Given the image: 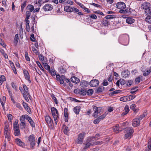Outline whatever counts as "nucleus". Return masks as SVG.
I'll return each instance as SVG.
<instances>
[{"instance_id":"obj_1","label":"nucleus","mask_w":151,"mask_h":151,"mask_svg":"<svg viewBox=\"0 0 151 151\" xmlns=\"http://www.w3.org/2000/svg\"><path fill=\"white\" fill-rule=\"evenodd\" d=\"M11 131L8 124L5 123L4 127V135L5 138L8 141L11 139Z\"/></svg>"},{"instance_id":"obj_2","label":"nucleus","mask_w":151,"mask_h":151,"mask_svg":"<svg viewBox=\"0 0 151 151\" xmlns=\"http://www.w3.org/2000/svg\"><path fill=\"white\" fill-rule=\"evenodd\" d=\"M134 131L132 127H128L126 128L124 130L125 133L124 137L125 139H130L132 137L133 133Z\"/></svg>"},{"instance_id":"obj_3","label":"nucleus","mask_w":151,"mask_h":151,"mask_svg":"<svg viewBox=\"0 0 151 151\" xmlns=\"http://www.w3.org/2000/svg\"><path fill=\"white\" fill-rule=\"evenodd\" d=\"M28 142L30 143V147L31 148H33L37 142L34 135L32 134L28 137Z\"/></svg>"},{"instance_id":"obj_4","label":"nucleus","mask_w":151,"mask_h":151,"mask_svg":"<svg viewBox=\"0 0 151 151\" xmlns=\"http://www.w3.org/2000/svg\"><path fill=\"white\" fill-rule=\"evenodd\" d=\"M51 111L55 123L57 124L58 123V111L57 109L54 107L51 108Z\"/></svg>"},{"instance_id":"obj_5","label":"nucleus","mask_w":151,"mask_h":151,"mask_svg":"<svg viewBox=\"0 0 151 151\" xmlns=\"http://www.w3.org/2000/svg\"><path fill=\"white\" fill-rule=\"evenodd\" d=\"M14 134L15 136H19L20 134L19 127L18 122L15 121L13 124Z\"/></svg>"},{"instance_id":"obj_6","label":"nucleus","mask_w":151,"mask_h":151,"mask_svg":"<svg viewBox=\"0 0 151 151\" xmlns=\"http://www.w3.org/2000/svg\"><path fill=\"white\" fill-rule=\"evenodd\" d=\"M94 138L93 137H91L88 138V141L86 143H84L83 144L85 145V146L83 148L85 150H86L87 149L89 148L91 146L93 145V142H91L92 140L94 141V140L93 139Z\"/></svg>"},{"instance_id":"obj_7","label":"nucleus","mask_w":151,"mask_h":151,"mask_svg":"<svg viewBox=\"0 0 151 151\" xmlns=\"http://www.w3.org/2000/svg\"><path fill=\"white\" fill-rule=\"evenodd\" d=\"M86 134L85 132L79 134L77 142L78 144H81L82 143Z\"/></svg>"},{"instance_id":"obj_8","label":"nucleus","mask_w":151,"mask_h":151,"mask_svg":"<svg viewBox=\"0 0 151 151\" xmlns=\"http://www.w3.org/2000/svg\"><path fill=\"white\" fill-rule=\"evenodd\" d=\"M128 36L127 35H122L121 36L119 37V40L122 42L124 44H125L124 45H127L128 44Z\"/></svg>"},{"instance_id":"obj_9","label":"nucleus","mask_w":151,"mask_h":151,"mask_svg":"<svg viewBox=\"0 0 151 151\" xmlns=\"http://www.w3.org/2000/svg\"><path fill=\"white\" fill-rule=\"evenodd\" d=\"M93 110L94 112L93 115L94 117H97L98 114L101 112L102 108L101 107H98L96 106H94L93 107Z\"/></svg>"},{"instance_id":"obj_10","label":"nucleus","mask_w":151,"mask_h":151,"mask_svg":"<svg viewBox=\"0 0 151 151\" xmlns=\"http://www.w3.org/2000/svg\"><path fill=\"white\" fill-rule=\"evenodd\" d=\"M53 7L50 4H46L43 7V9L45 11H50L52 9Z\"/></svg>"},{"instance_id":"obj_11","label":"nucleus","mask_w":151,"mask_h":151,"mask_svg":"<svg viewBox=\"0 0 151 151\" xmlns=\"http://www.w3.org/2000/svg\"><path fill=\"white\" fill-rule=\"evenodd\" d=\"M99 84V81L96 79H94L91 81L90 82V86L92 87H95L97 86Z\"/></svg>"},{"instance_id":"obj_12","label":"nucleus","mask_w":151,"mask_h":151,"mask_svg":"<svg viewBox=\"0 0 151 151\" xmlns=\"http://www.w3.org/2000/svg\"><path fill=\"white\" fill-rule=\"evenodd\" d=\"M140 124V121L137 118H136L132 121V125L133 127H136Z\"/></svg>"},{"instance_id":"obj_13","label":"nucleus","mask_w":151,"mask_h":151,"mask_svg":"<svg viewBox=\"0 0 151 151\" xmlns=\"http://www.w3.org/2000/svg\"><path fill=\"white\" fill-rule=\"evenodd\" d=\"M117 8L120 9H124L126 7L125 4L123 2H120L116 5Z\"/></svg>"},{"instance_id":"obj_14","label":"nucleus","mask_w":151,"mask_h":151,"mask_svg":"<svg viewBox=\"0 0 151 151\" xmlns=\"http://www.w3.org/2000/svg\"><path fill=\"white\" fill-rule=\"evenodd\" d=\"M15 140L16 143L18 145L22 147H23L25 146L24 144L20 139L18 138H16Z\"/></svg>"},{"instance_id":"obj_15","label":"nucleus","mask_w":151,"mask_h":151,"mask_svg":"<svg viewBox=\"0 0 151 151\" xmlns=\"http://www.w3.org/2000/svg\"><path fill=\"white\" fill-rule=\"evenodd\" d=\"M45 120L48 125L50 126H52V120L48 115L46 116L45 117Z\"/></svg>"},{"instance_id":"obj_16","label":"nucleus","mask_w":151,"mask_h":151,"mask_svg":"<svg viewBox=\"0 0 151 151\" xmlns=\"http://www.w3.org/2000/svg\"><path fill=\"white\" fill-rule=\"evenodd\" d=\"M23 73L25 79L27 80L29 83H30L31 81L29 78V74L28 71L26 70H24L23 71Z\"/></svg>"},{"instance_id":"obj_17","label":"nucleus","mask_w":151,"mask_h":151,"mask_svg":"<svg viewBox=\"0 0 151 151\" xmlns=\"http://www.w3.org/2000/svg\"><path fill=\"white\" fill-rule=\"evenodd\" d=\"M27 120L28 121L30 125L32 127H35V123L30 117L28 116V117L27 118Z\"/></svg>"},{"instance_id":"obj_18","label":"nucleus","mask_w":151,"mask_h":151,"mask_svg":"<svg viewBox=\"0 0 151 151\" xmlns=\"http://www.w3.org/2000/svg\"><path fill=\"white\" fill-rule=\"evenodd\" d=\"M150 6V4L149 3L146 2L143 3L142 4L141 7L144 9L145 11Z\"/></svg>"},{"instance_id":"obj_19","label":"nucleus","mask_w":151,"mask_h":151,"mask_svg":"<svg viewBox=\"0 0 151 151\" xmlns=\"http://www.w3.org/2000/svg\"><path fill=\"white\" fill-rule=\"evenodd\" d=\"M134 20L132 18L129 17L126 19V22L129 24H132L134 22Z\"/></svg>"},{"instance_id":"obj_20","label":"nucleus","mask_w":151,"mask_h":151,"mask_svg":"<svg viewBox=\"0 0 151 151\" xmlns=\"http://www.w3.org/2000/svg\"><path fill=\"white\" fill-rule=\"evenodd\" d=\"M71 81L74 83H78L79 82V79L77 77L73 76L71 77Z\"/></svg>"},{"instance_id":"obj_21","label":"nucleus","mask_w":151,"mask_h":151,"mask_svg":"<svg viewBox=\"0 0 151 151\" xmlns=\"http://www.w3.org/2000/svg\"><path fill=\"white\" fill-rule=\"evenodd\" d=\"M129 74V72L127 70L122 72L121 73L122 77L125 78L128 77Z\"/></svg>"},{"instance_id":"obj_22","label":"nucleus","mask_w":151,"mask_h":151,"mask_svg":"<svg viewBox=\"0 0 151 151\" xmlns=\"http://www.w3.org/2000/svg\"><path fill=\"white\" fill-rule=\"evenodd\" d=\"M124 111L122 113V115H124L127 114L129 111V106L127 105L125 106L124 108Z\"/></svg>"},{"instance_id":"obj_23","label":"nucleus","mask_w":151,"mask_h":151,"mask_svg":"<svg viewBox=\"0 0 151 151\" xmlns=\"http://www.w3.org/2000/svg\"><path fill=\"white\" fill-rule=\"evenodd\" d=\"M81 107L79 106L75 107L73 108V111L76 114H78L80 111Z\"/></svg>"},{"instance_id":"obj_24","label":"nucleus","mask_w":151,"mask_h":151,"mask_svg":"<svg viewBox=\"0 0 151 151\" xmlns=\"http://www.w3.org/2000/svg\"><path fill=\"white\" fill-rule=\"evenodd\" d=\"M64 11L67 12H72L73 7L70 6H65L64 7Z\"/></svg>"},{"instance_id":"obj_25","label":"nucleus","mask_w":151,"mask_h":151,"mask_svg":"<svg viewBox=\"0 0 151 151\" xmlns=\"http://www.w3.org/2000/svg\"><path fill=\"white\" fill-rule=\"evenodd\" d=\"M26 9L28 11L31 12H32L34 9V6L31 4L28 5L27 6Z\"/></svg>"},{"instance_id":"obj_26","label":"nucleus","mask_w":151,"mask_h":151,"mask_svg":"<svg viewBox=\"0 0 151 151\" xmlns=\"http://www.w3.org/2000/svg\"><path fill=\"white\" fill-rule=\"evenodd\" d=\"M72 12L78 13V14L80 15H83V14L82 12H79V9L74 7H73Z\"/></svg>"},{"instance_id":"obj_27","label":"nucleus","mask_w":151,"mask_h":151,"mask_svg":"<svg viewBox=\"0 0 151 151\" xmlns=\"http://www.w3.org/2000/svg\"><path fill=\"white\" fill-rule=\"evenodd\" d=\"M65 79V76H64L62 75L61 76L60 79V80H59L60 84H63V85L64 86H65V84H64V81Z\"/></svg>"},{"instance_id":"obj_28","label":"nucleus","mask_w":151,"mask_h":151,"mask_svg":"<svg viewBox=\"0 0 151 151\" xmlns=\"http://www.w3.org/2000/svg\"><path fill=\"white\" fill-rule=\"evenodd\" d=\"M88 82L86 81H82L81 82V86L83 88L86 87L88 85Z\"/></svg>"},{"instance_id":"obj_29","label":"nucleus","mask_w":151,"mask_h":151,"mask_svg":"<svg viewBox=\"0 0 151 151\" xmlns=\"http://www.w3.org/2000/svg\"><path fill=\"white\" fill-rule=\"evenodd\" d=\"M22 103L23 105L24 109L28 112H29L30 109L29 107L28 106L27 104L23 101H22Z\"/></svg>"},{"instance_id":"obj_30","label":"nucleus","mask_w":151,"mask_h":151,"mask_svg":"<svg viewBox=\"0 0 151 151\" xmlns=\"http://www.w3.org/2000/svg\"><path fill=\"white\" fill-rule=\"evenodd\" d=\"M28 115H23L20 118V120L21 122H25V119H26L27 120V118L28 117Z\"/></svg>"},{"instance_id":"obj_31","label":"nucleus","mask_w":151,"mask_h":151,"mask_svg":"<svg viewBox=\"0 0 151 151\" xmlns=\"http://www.w3.org/2000/svg\"><path fill=\"white\" fill-rule=\"evenodd\" d=\"M120 100L121 101L123 102H126L129 101L128 96H124L121 97L120 99Z\"/></svg>"},{"instance_id":"obj_32","label":"nucleus","mask_w":151,"mask_h":151,"mask_svg":"<svg viewBox=\"0 0 151 151\" xmlns=\"http://www.w3.org/2000/svg\"><path fill=\"white\" fill-rule=\"evenodd\" d=\"M63 132L65 134H67L69 130L68 127L65 125H63Z\"/></svg>"},{"instance_id":"obj_33","label":"nucleus","mask_w":151,"mask_h":151,"mask_svg":"<svg viewBox=\"0 0 151 151\" xmlns=\"http://www.w3.org/2000/svg\"><path fill=\"white\" fill-rule=\"evenodd\" d=\"M6 80L5 77L3 75H1L0 76V85L2 84Z\"/></svg>"},{"instance_id":"obj_34","label":"nucleus","mask_w":151,"mask_h":151,"mask_svg":"<svg viewBox=\"0 0 151 151\" xmlns=\"http://www.w3.org/2000/svg\"><path fill=\"white\" fill-rule=\"evenodd\" d=\"M23 88L25 91V93H26L27 95H29V91L28 88L27 86L25 85H23Z\"/></svg>"},{"instance_id":"obj_35","label":"nucleus","mask_w":151,"mask_h":151,"mask_svg":"<svg viewBox=\"0 0 151 151\" xmlns=\"http://www.w3.org/2000/svg\"><path fill=\"white\" fill-rule=\"evenodd\" d=\"M119 126L118 125H116L113 128V130L114 132L117 133L119 132Z\"/></svg>"},{"instance_id":"obj_36","label":"nucleus","mask_w":151,"mask_h":151,"mask_svg":"<svg viewBox=\"0 0 151 151\" xmlns=\"http://www.w3.org/2000/svg\"><path fill=\"white\" fill-rule=\"evenodd\" d=\"M104 89V87L103 86H101L97 88L96 89V91L98 93H100L102 92Z\"/></svg>"},{"instance_id":"obj_37","label":"nucleus","mask_w":151,"mask_h":151,"mask_svg":"<svg viewBox=\"0 0 151 151\" xmlns=\"http://www.w3.org/2000/svg\"><path fill=\"white\" fill-rule=\"evenodd\" d=\"M23 96L24 98L27 102H28L29 101V99L28 98V96H29V95H28L26 93H23Z\"/></svg>"},{"instance_id":"obj_38","label":"nucleus","mask_w":151,"mask_h":151,"mask_svg":"<svg viewBox=\"0 0 151 151\" xmlns=\"http://www.w3.org/2000/svg\"><path fill=\"white\" fill-rule=\"evenodd\" d=\"M115 17V16L113 15H108L105 17V18L106 19H113Z\"/></svg>"},{"instance_id":"obj_39","label":"nucleus","mask_w":151,"mask_h":151,"mask_svg":"<svg viewBox=\"0 0 151 151\" xmlns=\"http://www.w3.org/2000/svg\"><path fill=\"white\" fill-rule=\"evenodd\" d=\"M51 97L52 99L55 102V103L56 104H58V102L55 96V95L54 94H52L51 95Z\"/></svg>"},{"instance_id":"obj_40","label":"nucleus","mask_w":151,"mask_h":151,"mask_svg":"<svg viewBox=\"0 0 151 151\" xmlns=\"http://www.w3.org/2000/svg\"><path fill=\"white\" fill-rule=\"evenodd\" d=\"M145 21L151 24V16H148L145 19Z\"/></svg>"},{"instance_id":"obj_41","label":"nucleus","mask_w":151,"mask_h":151,"mask_svg":"<svg viewBox=\"0 0 151 151\" xmlns=\"http://www.w3.org/2000/svg\"><path fill=\"white\" fill-rule=\"evenodd\" d=\"M14 104H15L16 106L20 110H21L22 109V108L19 103L15 102V103H14Z\"/></svg>"},{"instance_id":"obj_42","label":"nucleus","mask_w":151,"mask_h":151,"mask_svg":"<svg viewBox=\"0 0 151 151\" xmlns=\"http://www.w3.org/2000/svg\"><path fill=\"white\" fill-rule=\"evenodd\" d=\"M145 11L146 13L151 15V8L150 6Z\"/></svg>"},{"instance_id":"obj_43","label":"nucleus","mask_w":151,"mask_h":151,"mask_svg":"<svg viewBox=\"0 0 151 151\" xmlns=\"http://www.w3.org/2000/svg\"><path fill=\"white\" fill-rule=\"evenodd\" d=\"M107 114H108L107 112H105L102 115H101V116H99V118L101 120L103 119H104Z\"/></svg>"},{"instance_id":"obj_44","label":"nucleus","mask_w":151,"mask_h":151,"mask_svg":"<svg viewBox=\"0 0 151 151\" xmlns=\"http://www.w3.org/2000/svg\"><path fill=\"white\" fill-rule=\"evenodd\" d=\"M20 125L21 127V129H23L25 128L26 126L25 122H21Z\"/></svg>"},{"instance_id":"obj_45","label":"nucleus","mask_w":151,"mask_h":151,"mask_svg":"<svg viewBox=\"0 0 151 151\" xmlns=\"http://www.w3.org/2000/svg\"><path fill=\"white\" fill-rule=\"evenodd\" d=\"M44 67L46 69L48 70V71L50 70V66L49 65H48L47 63H45L44 64Z\"/></svg>"},{"instance_id":"obj_46","label":"nucleus","mask_w":151,"mask_h":151,"mask_svg":"<svg viewBox=\"0 0 151 151\" xmlns=\"http://www.w3.org/2000/svg\"><path fill=\"white\" fill-rule=\"evenodd\" d=\"M93 91L92 89L88 90L86 92L87 94L88 95H91L93 93Z\"/></svg>"},{"instance_id":"obj_47","label":"nucleus","mask_w":151,"mask_h":151,"mask_svg":"<svg viewBox=\"0 0 151 151\" xmlns=\"http://www.w3.org/2000/svg\"><path fill=\"white\" fill-rule=\"evenodd\" d=\"M19 40V37H18V34H17L15 35L14 42V43H17L18 41Z\"/></svg>"},{"instance_id":"obj_48","label":"nucleus","mask_w":151,"mask_h":151,"mask_svg":"<svg viewBox=\"0 0 151 151\" xmlns=\"http://www.w3.org/2000/svg\"><path fill=\"white\" fill-rule=\"evenodd\" d=\"M26 5V1H24L23 3L22 4L21 6V10L22 12L23 11V9L25 7Z\"/></svg>"},{"instance_id":"obj_49","label":"nucleus","mask_w":151,"mask_h":151,"mask_svg":"<svg viewBox=\"0 0 151 151\" xmlns=\"http://www.w3.org/2000/svg\"><path fill=\"white\" fill-rule=\"evenodd\" d=\"M129 101L132 100L134 99L136 97L134 95H130L128 96Z\"/></svg>"},{"instance_id":"obj_50","label":"nucleus","mask_w":151,"mask_h":151,"mask_svg":"<svg viewBox=\"0 0 151 151\" xmlns=\"http://www.w3.org/2000/svg\"><path fill=\"white\" fill-rule=\"evenodd\" d=\"M38 49H36L35 47H32V49L33 52L36 54H38L39 52L37 50Z\"/></svg>"},{"instance_id":"obj_51","label":"nucleus","mask_w":151,"mask_h":151,"mask_svg":"<svg viewBox=\"0 0 151 151\" xmlns=\"http://www.w3.org/2000/svg\"><path fill=\"white\" fill-rule=\"evenodd\" d=\"M25 58L26 60L29 61L30 60V58L28 56V55L27 52H25Z\"/></svg>"},{"instance_id":"obj_52","label":"nucleus","mask_w":151,"mask_h":151,"mask_svg":"<svg viewBox=\"0 0 151 151\" xmlns=\"http://www.w3.org/2000/svg\"><path fill=\"white\" fill-rule=\"evenodd\" d=\"M132 83V80H129L126 82V85L128 86H130Z\"/></svg>"},{"instance_id":"obj_53","label":"nucleus","mask_w":151,"mask_h":151,"mask_svg":"<svg viewBox=\"0 0 151 151\" xmlns=\"http://www.w3.org/2000/svg\"><path fill=\"white\" fill-rule=\"evenodd\" d=\"M150 70H147L146 72H144L143 73V75L144 76H147L150 73Z\"/></svg>"},{"instance_id":"obj_54","label":"nucleus","mask_w":151,"mask_h":151,"mask_svg":"<svg viewBox=\"0 0 151 151\" xmlns=\"http://www.w3.org/2000/svg\"><path fill=\"white\" fill-rule=\"evenodd\" d=\"M142 76H139L138 77L135 79V81L136 83H138L140 82V78H142Z\"/></svg>"},{"instance_id":"obj_55","label":"nucleus","mask_w":151,"mask_h":151,"mask_svg":"<svg viewBox=\"0 0 151 151\" xmlns=\"http://www.w3.org/2000/svg\"><path fill=\"white\" fill-rule=\"evenodd\" d=\"M11 85L13 88L15 90H17V86L15 83L14 82H12L11 83Z\"/></svg>"},{"instance_id":"obj_56","label":"nucleus","mask_w":151,"mask_h":151,"mask_svg":"<svg viewBox=\"0 0 151 151\" xmlns=\"http://www.w3.org/2000/svg\"><path fill=\"white\" fill-rule=\"evenodd\" d=\"M12 70H13V72H14L15 74H17V72L16 71V69L15 68L14 65H12V66H11Z\"/></svg>"},{"instance_id":"obj_57","label":"nucleus","mask_w":151,"mask_h":151,"mask_svg":"<svg viewBox=\"0 0 151 151\" xmlns=\"http://www.w3.org/2000/svg\"><path fill=\"white\" fill-rule=\"evenodd\" d=\"M49 72L51 73L52 76H55L56 75V72L55 70H50Z\"/></svg>"},{"instance_id":"obj_58","label":"nucleus","mask_w":151,"mask_h":151,"mask_svg":"<svg viewBox=\"0 0 151 151\" xmlns=\"http://www.w3.org/2000/svg\"><path fill=\"white\" fill-rule=\"evenodd\" d=\"M87 92L86 90L84 89H81V91H80V93L81 94L84 95L86 94V93Z\"/></svg>"},{"instance_id":"obj_59","label":"nucleus","mask_w":151,"mask_h":151,"mask_svg":"<svg viewBox=\"0 0 151 151\" xmlns=\"http://www.w3.org/2000/svg\"><path fill=\"white\" fill-rule=\"evenodd\" d=\"M93 145H101L102 144V141H96L94 142H92Z\"/></svg>"},{"instance_id":"obj_60","label":"nucleus","mask_w":151,"mask_h":151,"mask_svg":"<svg viewBox=\"0 0 151 151\" xmlns=\"http://www.w3.org/2000/svg\"><path fill=\"white\" fill-rule=\"evenodd\" d=\"M101 121L99 117L97 118L95 120L93 121V123L94 124H98Z\"/></svg>"},{"instance_id":"obj_61","label":"nucleus","mask_w":151,"mask_h":151,"mask_svg":"<svg viewBox=\"0 0 151 151\" xmlns=\"http://www.w3.org/2000/svg\"><path fill=\"white\" fill-rule=\"evenodd\" d=\"M30 39L32 41L34 42L35 41V39L34 37V35L33 34H32L31 35V37H30Z\"/></svg>"},{"instance_id":"obj_62","label":"nucleus","mask_w":151,"mask_h":151,"mask_svg":"<svg viewBox=\"0 0 151 151\" xmlns=\"http://www.w3.org/2000/svg\"><path fill=\"white\" fill-rule=\"evenodd\" d=\"M103 24L104 26H108L109 24L107 20H105L103 21Z\"/></svg>"},{"instance_id":"obj_63","label":"nucleus","mask_w":151,"mask_h":151,"mask_svg":"<svg viewBox=\"0 0 151 151\" xmlns=\"http://www.w3.org/2000/svg\"><path fill=\"white\" fill-rule=\"evenodd\" d=\"M135 107L136 105L135 104H133L130 106V108L131 109H132L133 110H134L135 109Z\"/></svg>"},{"instance_id":"obj_64","label":"nucleus","mask_w":151,"mask_h":151,"mask_svg":"<svg viewBox=\"0 0 151 151\" xmlns=\"http://www.w3.org/2000/svg\"><path fill=\"white\" fill-rule=\"evenodd\" d=\"M39 58L40 60L43 61L44 60V57L41 55H39Z\"/></svg>"}]
</instances>
